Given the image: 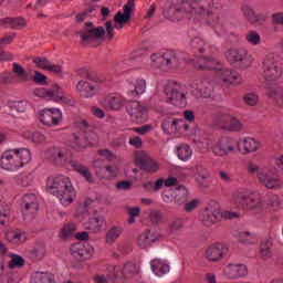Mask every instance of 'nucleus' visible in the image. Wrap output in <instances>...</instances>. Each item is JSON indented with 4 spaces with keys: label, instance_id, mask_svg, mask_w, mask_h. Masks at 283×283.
Here are the masks:
<instances>
[{
    "label": "nucleus",
    "instance_id": "1",
    "mask_svg": "<svg viewBox=\"0 0 283 283\" xmlns=\"http://www.w3.org/2000/svg\"><path fill=\"white\" fill-rule=\"evenodd\" d=\"M232 203L242 209V211H251L252 213H262L269 207H280V197L277 195H269L266 200L262 199V193L241 188L232 195Z\"/></svg>",
    "mask_w": 283,
    "mask_h": 283
},
{
    "label": "nucleus",
    "instance_id": "2",
    "mask_svg": "<svg viewBox=\"0 0 283 283\" xmlns=\"http://www.w3.org/2000/svg\"><path fill=\"white\" fill-rule=\"evenodd\" d=\"M208 0H185L179 6L170 7L164 12V17L168 21H182L188 19L192 23L202 21L205 17H211L213 11L205 8V2Z\"/></svg>",
    "mask_w": 283,
    "mask_h": 283
},
{
    "label": "nucleus",
    "instance_id": "3",
    "mask_svg": "<svg viewBox=\"0 0 283 283\" xmlns=\"http://www.w3.org/2000/svg\"><path fill=\"white\" fill-rule=\"evenodd\" d=\"M45 189L48 193L55 196L63 207H69L76 198V189L72 185V179L65 175L49 177Z\"/></svg>",
    "mask_w": 283,
    "mask_h": 283
},
{
    "label": "nucleus",
    "instance_id": "4",
    "mask_svg": "<svg viewBox=\"0 0 283 283\" xmlns=\"http://www.w3.org/2000/svg\"><path fill=\"white\" fill-rule=\"evenodd\" d=\"M32 163V150L27 147L4 150L0 157V167L4 171H19Z\"/></svg>",
    "mask_w": 283,
    "mask_h": 283
},
{
    "label": "nucleus",
    "instance_id": "5",
    "mask_svg": "<svg viewBox=\"0 0 283 283\" xmlns=\"http://www.w3.org/2000/svg\"><path fill=\"white\" fill-rule=\"evenodd\" d=\"M153 101H169L172 105L182 107L187 103L185 86L176 82H169L165 85L164 93L155 94Z\"/></svg>",
    "mask_w": 283,
    "mask_h": 283
},
{
    "label": "nucleus",
    "instance_id": "6",
    "mask_svg": "<svg viewBox=\"0 0 283 283\" xmlns=\"http://www.w3.org/2000/svg\"><path fill=\"white\" fill-rule=\"evenodd\" d=\"M224 220H233L240 218V213L232 211H224L222 214L218 208L209 207L206 208L201 214V222L205 227H213L217 222H220V218Z\"/></svg>",
    "mask_w": 283,
    "mask_h": 283
},
{
    "label": "nucleus",
    "instance_id": "7",
    "mask_svg": "<svg viewBox=\"0 0 283 283\" xmlns=\"http://www.w3.org/2000/svg\"><path fill=\"white\" fill-rule=\"evenodd\" d=\"M161 129L164 134L171 136L178 134L179 136H189V124L182 118L176 119L166 117L161 122Z\"/></svg>",
    "mask_w": 283,
    "mask_h": 283
},
{
    "label": "nucleus",
    "instance_id": "8",
    "mask_svg": "<svg viewBox=\"0 0 283 283\" xmlns=\"http://www.w3.org/2000/svg\"><path fill=\"white\" fill-rule=\"evenodd\" d=\"M138 273V268L133 262H127L120 265H111V275L115 279L116 283L127 282Z\"/></svg>",
    "mask_w": 283,
    "mask_h": 283
},
{
    "label": "nucleus",
    "instance_id": "9",
    "mask_svg": "<svg viewBox=\"0 0 283 283\" xmlns=\"http://www.w3.org/2000/svg\"><path fill=\"white\" fill-rule=\"evenodd\" d=\"M282 62L273 56H266L263 61V76L265 81H277L283 74Z\"/></svg>",
    "mask_w": 283,
    "mask_h": 283
},
{
    "label": "nucleus",
    "instance_id": "10",
    "mask_svg": "<svg viewBox=\"0 0 283 283\" xmlns=\"http://www.w3.org/2000/svg\"><path fill=\"white\" fill-rule=\"evenodd\" d=\"M213 120L218 125H221L226 132H240L242 129V122L226 112H217L213 116Z\"/></svg>",
    "mask_w": 283,
    "mask_h": 283
},
{
    "label": "nucleus",
    "instance_id": "11",
    "mask_svg": "<svg viewBox=\"0 0 283 283\" xmlns=\"http://www.w3.org/2000/svg\"><path fill=\"white\" fill-rule=\"evenodd\" d=\"M80 42L82 45H90V43H94V41H101V39L105 36V28H94L92 22H87L84 30L80 33Z\"/></svg>",
    "mask_w": 283,
    "mask_h": 283
},
{
    "label": "nucleus",
    "instance_id": "12",
    "mask_svg": "<svg viewBox=\"0 0 283 283\" xmlns=\"http://www.w3.org/2000/svg\"><path fill=\"white\" fill-rule=\"evenodd\" d=\"M33 94L39 98H51V101H54L60 105H65V106L74 105V99H72V97L65 95L64 93H55L53 90L40 87V88H35L33 91Z\"/></svg>",
    "mask_w": 283,
    "mask_h": 283
},
{
    "label": "nucleus",
    "instance_id": "13",
    "mask_svg": "<svg viewBox=\"0 0 283 283\" xmlns=\"http://www.w3.org/2000/svg\"><path fill=\"white\" fill-rule=\"evenodd\" d=\"M40 122L45 127H59L63 123V112L59 108H44L40 112Z\"/></svg>",
    "mask_w": 283,
    "mask_h": 283
},
{
    "label": "nucleus",
    "instance_id": "14",
    "mask_svg": "<svg viewBox=\"0 0 283 283\" xmlns=\"http://www.w3.org/2000/svg\"><path fill=\"white\" fill-rule=\"evenodd\" d=\"M211 151L217 158H224L235 151V142L230 137H221L213 144Z\"/></svg>",
    "mask_w": 283,
    "mask_h": 283
},
{
    "label": "nucleus",
    "instance_id": "15",
    "mask_svg": "<svg viewBox=\"0 0 283 283\" xmlns=\"http://www.w3.org/2000/svg\"><path fill=\"white\" fill-rule=\"evenodd\" d=\"M227 253H229V247L227 244L213 243L207 248L205 258L208 262H222Z\"/></svg>",
    "mask_w": 283,
    "mask_h": 283
},
{
    "label": "nucleus",
    "instance_id": "16",
    "mask_svg": "<svg viewBox=\"0 0 283 283\" xmlns=\"http://www.w3.org/2000/svg\"><path fill=\"white\" fill-rule=\"evenodd\" d=\"M45 158H49L55 165H60V167H66V165H70V160H72V155L63 153L59 147H53L45 151Z\"/></svg>",
    "mask_w": 283,
    "mask_h": 283
},
{
    "label": "nucleus",
    "instance_id": "17",
    "mask_svg": "<svg viewBox=\"0 0 283 283\" xmlns=\"http://www.w3.org/2000/svg\"><path fill=\"white\" fill-rule=\"evenodd\" d=\"M249 269L244 264L229 263L223 268V275L228 280H240L247 277Z\"/></svg>",
    "mask_w": 283,
    "mask_h": 283
},
{
    "label": "nucleus",
    "instance_id": "18",
    "mask_svg": "<svg viewBox=\"0 0 283 283\" xmlns=\"http://www.w3.org/2000/svg\"><path fill=\"white\" fill-rule=\"evenodd\" d=\"M259 182H261L265 189H280L282 187V179L275 175V171L270 169H265L263 174H260Z\"/></svg>",
    "mask_w": 283,
    "mask_h": 283
},
{
    "label": "nucleus",
    "instance_id": "19",
    "mask_svg": "<svg viewBox=\"0 0 283 283\" xmlns=\"http://www.w3.org/2000/svg\"><path fill=\"white\" fill-rule=\"evenodd\" d=\"M4 240L13 247H21L28 242V232L17 228H10L4 232Z\"/></svg>",
    "mask_w": 283,
    "mask_h": 283
},
{
    "label": "nucleus",
    "instance_id": "20",
    "mask_svg": "<svg viewBox=\"0 0 283 283\" xmlns=\"http://www.w3.org/2000/svg\"><path fill=\"white\" fill-rule=\"evenodd\" d=\"M71 254L77 260H92L94 248L90 244L75 243L71 247Z\"/></svg>",
    "mask_w": 283,
    "mask_h": 283
},
{
    "label": "nucleus",
    "instance_id": "21",
    "mask_svg": "<svg viewBox=\"0 0 283 283\" xmlns=\"http://www.w3.org/2000/svg\"><path fill=\"white\" fill-rule=\"evenodd\" d=\"M74 140L78 149H86V147H94V145H98V136L94 133L75 134Z\"/></svg>",
    "mask_w": 283,
    "mask_h": 283
},
{
    "label": "nucleus",
    "instance_id": "22",
    "mask_svg": "<svg viewBox=\"0 0 283 283\" xmlns=\"http://www.w3.org/2000/svg\"><path fill=\"white\" fill-rule=\"evenodd\" d=\"M226 59L232 65L235 63H247L249 61V51L244 48H233L226 51Z\"/></svg>",
    "mask_w": 283,
    "mask_h": 283
},
{
    "label": "nucleus",
    "instance_id": "23",
    "mask_svg": "<svg viewBox=\"0 0 283 283\" xmlns=\"http://www.w3.org/2000/svg\"><path fill=\"white\" fill-rule=\"evenodd\" d=\"M134 0H128L127 4L124 6V13L118 11L115 14V28L116 30H123L125 23L132 19V9L134 8Z\"/></svg>",
    "mask_w": 283,
    "mask_h": 283
},
{
    "label": "nucleus",
    "instance_id": "24",
    "mask_svg": "<svg viewBox=\"0 0 283 283\" xmlns=\"http://www.w3.org/2000/svg\"><path fill=\"white\" fill-rule=\"evenodd\" d=\"M84 229L91 233H103L107 229V219L105 217H94L84 223Z\"/></svg>",
    "mask_w": 283,
    "mask_h": 283
},
{
    "label": "nucleus",
    "instance_id": "25",
    "mask_svg": "<svg viewBox=\"0 0 283 283\" xmlns=\"http://www.w3.org/2000/svg\"><path fill=\"white\" fill-rule=\"evenodd\" d=\"M75 92L82 98H92V96H96V94H98V88H96L94 84H91L90 81L82 80L77 82Z\"/></svg>",
    "mask_w": 283,
    "mask_h": 283
},
{
    "label": "nucleus",
    "instance_id": "26",
    "mask_svg": "<svg viewBox=\"0 0 283 283\" xmlns=\"http://www.w3.org/2000/svg\"><path fill=\"white\" fill-rule=\"evenodd\" d=\"M219 78L224 85H240L242 84V75L230 69H223L219 72Z\"/></svg>",
    "mask_w": 283,
    "mask_h": 283
},
{
    "label": "nucleus",
    "instance_id": "27",
    "mask_svg": "<svg viewBox=\"0 0 283 283\" xmlns=\"http://www.w3.org/2000/svg\"><path fill=\"white\" fill-rule=\"evenodd\" d=\"M196 70H220L222 64L213 57H199L193 62Z\"/></svg>",
    "mask_w": 283,
    "mask_h": 283
},
{
    "label": "nucleus",
    "instance_id": "28",
    "mask_svg": "<svg viewBox=\"0 0 283 283\" xmlns=\"http://www.w3.org/2000/svg\"><path fill=\"white\" fill-rule=\"evenodd\" d=\"M101 104L105 107V109H123V105H125V98L119 95H108L101 101Z\"/></svg>",
    "mask_w": 283,
    "mask_h": 283
},
{
    "label": "nucleus",
    "instance_id": "29",
    "mask_svg": "<svg viewBox=\"0 0 283 283\" xmlns=\"http://www.w3.org/2000/svg\"><path fill=\"white\" fill-rule=\"evenodd\" d=\"M150 269L157 277H163L169 273V263L163 259H154L150 261Z\"/></svg>",
    "mask_w": 283,
    "mask_h": 283
},
{
    "label": "nucleus",
    "instance_id": "30",
    "mask_svg": "<svg viewBox=\"0 0 283 283\" xmlns=\"http://www.w3.org/2000/svg\"><path fill=\"white\" fill-rule=\"evenodd\" d=\"M146 112L147 106H144L140 102H133L128 109V114L135 123H143V116H145Z\"/></svg>",
    "mask_w": 283,
    "mask_h": 283
},
{
    "label": "nucleus",
    "instance_id": "31",
    "mask_svg": "<svg viewBox=\"0 0 283 283\" xmlns=\"http://www.w3.org/2000/svg\"><path fill=\"white\" fill-rule=\"evenodd\" d=\"M180 65V57L176 51H166L164 53V70H176Z\"/></svg>",
    "mask_w": 283,
    "mask_h": 283
},
{
    "label": "nucleus",
    "instance_id": "32",
    "mask_svg": "<svg viewBox=\"0 0 283 283\" xmlns=\"http://www.w3.org/2000/svg\"><path fill=\"white\" fill-rule=\"evenodd\" d=\"M258 149H260V143L251 137H245L241 140L239 147V151L243 155L253 154L254 151H258Z\"/></svg>",
    "mask_w": 283,
    "mask_h": 283
},
{
    "label": "nucleus",
    "instance_id": "33",
    "mask_svg": "<svg viewBox=\"0 0 283 283\" xmlns=\"http://www.w3.org/2000/svg\"><path fill=\"white\" fill-rule=\"evenodd\" d=\"M22 209L24 211H29V213H34L39 211V201L36 200V195L34 193H29L24 195L22 198Z\"/></svg>",
    "mask_w": 283,
    "mask_h": 283
},
{
    "label": "nucleus",
    "instance_id": "34",
    "mask_svg": "<svg viewBox=\"0 0 283 283\" xmlns=\"http://www.w3.org/2000/svg\"><path fill=\"white\" fill-rule=\"evenodd\" d=\"M158 234L147 230L138 237L137 244L142 249H147V247H151L154 242H158Z\"/></svg>",
    "mask_w": 283,
    "mask_h": 283
},
{
    "label": "nucleus",
    "instance_id": "35",
    "mask_svg": "<svg viewBox=\"0 0 283 283\" xmlns=\"http://www.w3.org/2000/svg\"><path fill=\"white\" fill-rule=\"evenodd\" d=\"M175 154L179 160L182 163H187V160H191V156H193V149L188 144H179L175 147Z\"/></svg>",
    "mask_w": 283,
    "mask_h": 283
},
{
    "label": "nucleus",
    "instance_id": "36",
    "mask_svg": "<svg viewBox=\"0 0 283 283\" xmlns=\"http://www.w3.org/2000/svg\"><path fill=\"white\" fill-rule=\"evenodd\" d=\"M69 165H71V167L73 168V171H76V174L85 178L87 182H92V172H90V168H87V166L72 159V157H71V160L69 161Z\"/></svg>",
    "mask_w": 283,
    "mask_h": 283
},
{
    "label": "nucleus",
    "instance_id": "37",
    "mask_svg": "<svg viewBox=\"0 0 283 283\" xmlns=\"http://www.w3.org/2000/svg\"><path fill=\"white\" fill-rule=\"evenodd\" d=\"M2 28H11L13 30L25 28L28 23L23 18H3L0 20Z\"/></svg>",
    "mask_w": 283,
    "mask_h": 283
},
{
    "label": "nucleus",
    "instance_id": "38",
    "mask_svg": "<svg viewBox=\"0 0 283 283\" xmlns=\"http://www.w3.org/2000/svg\"><path fill=\"white\" fill-rule=\"evenodd\" d=\"M196 182L200 185V187H208L209 186V170L202 166L196 167V175H195Z\"/></svg>",
    "mask_w": 283,
    "mask_h": 283
},
{
    "label": "nucleus",
    "instance_id": "39",
    "mask_svg": "<svg viewBox=\"0 0 283 283\" xmlns=\"http://www.w3.org/2000/svg\"><path fill=\"white\" fill-rule=\"evenodd\" d=\"M195 143L201 145L202 149H211V137L205 130H198L195 135Z\"/></svg>",
    "mask_w": 283,
    "mask_h": 283
},
{
    "label": "nucleus",
    "instance_id": "40",
    "mask_svg": "<svg viewBox=\"0 0 283 283\" xmlns=\"http://www.w3.org/2000/svg\"><path fill=\"white\" fill-rule=\"evenodd\" d=\"M150 158L151 156L145 150H137L133 154V163L136 167H139V169H143Z\"/></svg>",
    "mask_w": 283,
    "mask_h": 283
},
{
    "label": "nucleus",
    "instance_id": "41",
    "mask_svg": "<svg viewBox=\"0 0 283 283\" xmlns=\"http://www.w3.org/2000/svg\"><path fill=\"white\" fill-rule=\"evenodd\" d=\"M272 248H273V240L271 238H265L261 241L260 253L263 260H269V258L273 255V252L271 251Z\"/></svg>",
    "mask_w": 283,
    "mask_h": 283
},
{
    "label": "nucleus",
    "instance_id": "42",
    "mask_svg": "<svg viewBox=\"0 0 283 283\" xmlns=\"http://www.w3.org/2000/svg\"><path fill=\"white\" fill-rule=\"evenodd\" d=\"M196 90L199 92V96H211L213 84L208 80H203L196 84Z\"/></svg>",
    "mask_w": 283,
    "mask_h": 283
},
{
    "label": "nucleus",
    "instance_id": "43",
    "mask_svg": "<svg viewBox=\"0 0 283 283\" xmlns=\"http://www.w3.org/2000/svg\"><path fill=\"white\" fill-rule=\"evenodd\" d=\"M244 17L248 19V21L252 24L260 23L264 21V18L260 14H256L255 11L251 9L249 6H244L242 8Z\"/></svg>",
    "mask_w": 283,
    "mask_h": 283
},
{
    "label": "nucleus",
    "instance_id": "44",
    "mask_svg": "<svg viewBox=\"0 0 283 283\" xmlns=\"http://www.w3.org/2000/svg\"><path fill=\"white\" fill-rule=\"evenodd\" d=\"M241 244H258V234L255 232L242 231L239 233Z\"/></svg>",
    "mask_w": 283,
    "mask_h": 283
},
{
    "label": "nucleus",
    "instance_id": "45",
    "mask_svg": "<svg viewBox=\"0 0 283 283\" xmlns=\"http://www.w3.org/2000/svg\"><path fill=\"white\" fill-rule=\"evenodd\" d=\"M123 234V227L115 226L106 233V244H114Z\"/></svg>",
    "mask_w": 283,
    "mask_h": 283
},
{
    "label": "nucleus",
    "instance_id": "46",
    "mask_svg": "<svg viewBox=\"0 0 283 283\" xmlns=\"http://www.w3.org/2000/svg\"><path fill=\"white\" fill-rule=\"evenodd\" d=\"M130 90L132 96H143L147 90V82L143 78H137Z\"/></svg>",
    "mask_w": 283,
    "mask_h": 283
},
{
    "label": "nucleus",
    "instance_id": "47",
    "mask_svg": "<svg viewBox=\"0 0 283 283\" xmlns=\"http://www.w3.org/2000/svg\"><path fill=\"white\" fill-rule=\"evenodd\" d=\"M266 94L277 107H283V92L281 90L268 88Z\"/></svg>",
    "mask_w": 283,
    "mask_h": 283
},
{
    "label": "nucleus",
    "instance_id": "48",
    "mask_svg": "<svg viewBox=\"0 0 283 283\" xmlns=\"http://www.w3.org/2000/svg\"><path fill=\"white\" fill-rule=\"evenodd\" d=\"M150 65L155 70H165V53H153L150 55Z\"/></svg>",
    "mask_w": 283,
    "mask_h": 283
},
{
    "label": "nucleus",
    "instance_id": "49",
    "mask_svg": "<svg viewBox=\"0 0 283 283\" xmlns=\"http://www.w3.org/2000/svg\"><path fill=\"white\" fill-rule=\"evenodd\" d=\"M13 74L15 75V78L19 83L28 82V71H25L21 64L13 63Z\"/></svg>",
    "mask_w": 283,
    "mask_h": 283
},
{
    "label": "nucleus",
    "instance_id": "50",
    "mask_svg": "<svg viewBox=\"0 0 283 283\" xmlns=\"http://www.w3.org/2000/svg\"><path fill=\"white\" fill-rule=\"evenodd\" d=\"M75 233H76V224L67 223L62 228L60 232V238L62 240H70V238H74Z\"/></svg>",
    "mask_w": 283,
    "mask_h": 283
},
{
    "label": "nucleus",
    "instance_id": "51",
    "mask_svg": "<svg viewBox=\"0 0 283 283\" xmlns=\"http://www.w3.org/2000/svg\"><path fill=\"white\" fill-rule=\"evenodd\" d=\"M94 283H116V279L112 275V266L108 268L106 274H96L93 277Z\"/></svg>",
    "mask_w": 283,
    "mask_h": 283
},
{
    "label": "nucleus",
    "instance_id": "52",
    "mask_svg": "<svg viewBox=\"0 0 283 283\" xmlns=\"http://www.w3.org/2000/svg\"><path fill=\"white\" fill-rule=\"evenodd\" d=\"M30 283H52V276L45 272H34Z\"/></svg>",
    "mask_w": 283,
    "mask_h": 283
},
{
    "label": "nucleus",
    "instance_id": "53",
    "mask_svg": "<svg viewBox=\"0 0 283 283\" xmlns=\"http://www.w3.org/2000/svg\"><path fill=\"white\" fill-rule=\"evenodd\" d=\"M48 251L45 249V244L36 245L31 252L30 258L31 260H43L45 258Z\"/></svg>",
    "mask_w": 283,
    "mask_h": 283
},
{
    "label": "nucleus",
    "instance_id": "54",
    "mask_svg": "<svg viewBox=\"0 0 283 283\" xmlns=\"http://www.w3.org/2000/svg\"><path fill=\"white\" fill-rule=\"evenodd\" d=\"M245 41L249 43V45H253L255 48L262 43V38L258 31H249L245 34Z\"/></svg>",
    "mask_w": 283,
    "mask_h": 283
},
{
    "label": "nucleus",
    "instance_id": "55",
    "mask_svg": "<svg viewBox=\"0 0 283 283\" xmlns=\"http://www.w3.org/2000/svg\"><path fill=\"white\" fill-rule=\"evenodd\" d=\"M142 171H146L147 174H158V171H160V163L156 161V159H151L150 157Z\"/></svg>",
    "mask_w": 283,
    "mask_h": 283
},
{
    "label": "nucleus",
    "instance_id": "56",
    "mask_svg": "<svg viewBox=\"0 0 283 283\" xmlns=\"http://www.w3.org/2000/svg\"><path fill=\"white\" fill-rule=\"evenodd\" d=\"M190 48L193 50V52H205L207 50V43H205V40L202 38H193L190 41Z\"/></svg>",
    "mask_w": 283,
    "mask_h": 283
},
{
    "label": "nucleus",
    "instance_id": "57",
    "mask_svg": "<svg viewBox=\"0 0 283 283\" xmlns=\"http://www.w3.org/2000/svg\"><path fill=\"white\" fill-rule=\"evenodd\" d=\"M9 269H22L25 266V260L19 254H10Z\"/></svg>",
    "mask_w": 283,
    "mask_h": 283
},
{
    "label": "nucleus",
    "instance_id": "58",
    "mask_svg": "<svg viewBox=\"0 0 283 283\" xmlns=\"http://www.w3.org/2000/svg\"><path fill=\"white\" fill-rule=\"evenodd\" d=\"M189 200V190L187 188H180L175 197L177 205H185Z\"/></svg>",
    "mask_w": 283,
    "mask_h": 283
},
{
    "label": "nucleus",
    "instance_id": "59",
    "mask_svg": "<svg viewBox=\"0 0 283 283\" xmlns=\"http://www.w3.org/2000/svg\"><path fill=\"white\" fill-rule=\"evenodd\" d=\"M243 101L245 105H249L250 107H255L258 103H260V96L258 93H248L243 96Z\"/></svg>",
    "mask_w": 283,
    "mask_h": 283
},
{
    "label": "nucleus",
    "instance_id": "60",
    "mask_svg": "<svg viewBox=\"0 0 283 283\" xmlns=\"http://www.w3.org/2000/svg\"><path fill=\"white\" fill-rule=\"evenodd\" d=\"M29 104L27 101H18L11 104V108L18 112V114H25L28 112Z\"/></svg>",
    "mask_w": 283,
    "mask_h": 283
},
{
    "label": "nucleus",
    "instance_id": "61",
    "mask_svg": "<svg viewBox=\"0 0 283 283\" xmlns=\"http://www.w3.org/2000/svg\"><path fill=\"white\" fill-rule=\"evenodd\" d=\"M264 168H260L256 165L249 164L248 165V174L250 176H256L258 180H260V174H264Z\"/></svg>",
    "mask_w": 283,
    "mask_h": 283
},
{
    "label": "nucleus",
    "instance_id": "62",
    "mask_svg": "<svg viewBox=\"0 0 283 283\" xmlns=\"http://www.w3.org/2000/svg\"><path fill=\"white\" fill-rule=\"evenodd\" d=\"M27 138H31L33 143H45V135L41 133H28Z\"/></svg>",
    "mask_w": 283,
    "mask_h": 283
},
{
    "label": "nucleus",
    "instance_id": "63",
    "mask_svg": "<svg viewBox=\"0 0 283 283\" xmlns=\"http://www.w3.org/2000/svg\"><path fill=\"white\" fill-rule=\"evenodd\" d=\"M33 62L35 63L36 67H40L41 70H48L51 63L45 57H35Z\"/></svg>",
    "mask_w": 283,
    "mask_h": 283
},
{
    "label": "nucleus",
    "instance_id": "64",
    "mask_svg": "<svg viewBox=\"0 0 283 283\" xmlns=\"http://www.w3.org/2000/svg\"><path fill=\"white\" fill-rule=\"evenodd\" d=\"M17 178L20 187H30L32 185V179H30V177L27 175H19Z\"/></svg>",
    "mask_w": 283,
    "mask_h": 283
}]
</instances>
